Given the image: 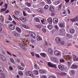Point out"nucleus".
<instances>
[{"mask_svg": "<svg viewBox=\"0 0 78 78\" xmlns=\"http://www.w3.org/2000/svg\"><path fill=\"white\" fill-rule=\"evenodd\" d=\"M67 63L69 66H70V65H71V63H70V62H68Z\"/></svg>", "mask_w": 78, "mask_h": 78, "instance_id": "51", "label": "nucleus"}, {"mask_svg": "<svg viewBox=\"0 0 78 78\" xmlns=\"http://www.w3.org/2000/svg\"><path fill=\"white\" fill-rule=\"evenodd\" d=\"M6 10V8H5V9H2L1 11H5Z\"/></svg>", "mask_w": 78, "mask_h": 78, "instance_id": "55", "label": "nucleus"}, {"mask_svg": "<svg viewBox=\"0 0 78 78\" xmlns=\"http://www.w3.org/2000/svg\"><path fill=\"white\" fill-rule=\"evenodd\" d=\"M48 8V5H46L44 7V9H47Z\"/></svg>", "mask_w": 78, "mask_h": 78, "instance_id": "35", "label": "nucleus"}, {"mask_svg": "<svg viewBox=\"0 0 78 78\" xmlns=\"http://www.w3.org/2000/svg\"><path fill=\"white\" fill-rule=\"evenodd\" d=\"M28 75H29V76H32V77H33V78H34V76H33V75L31 71H29L28 72Z\"/></svg>", "mask_w": 78, "mask_h": 78, "instance_id": "16", "label": "nucleus"}, {"mask_svg": "<svg viewBox=\"0 0 78 78\" xmlns=\"http://www.w3.org/2000/svg\"><path fill=\"white\" fill-rule=\"evenodd\" d=\"M54 15H55V13H54V12H52L51 14V16H54Z\"/></svg>", "mask_w": 78, "mask_h": 78, "instance_id": "60", "label": "nucleus"}, {"mask_svg": "<svg viewBox=\"0 0 78 78\" xmlns=\"http://www.w3.org/2000/svg\"><path fill=\"white\" fill-rule=\"evenodd\" d=\"M34 40H32L31 41V42L33 44H34Z\"/></svg>", "mask_w": 78, "mask_h": 78, "instance_id": "57", "label": "nucleus"}, {"mask_svg": "<svg viewBox=\"0 0 78 78\" xmlns=\"http://www.w3.org/2000/svg\"><path fill=\"white\" fill-rule=\"evenodd\" d=\"M73 60L74 61H78V58L75 55H73Z\"/></svg>", "mask_w": 78, "mask_h": 78, "instance_id": "12", "label": "nucleus"}, {"mask_svg": "<svg viewBox=\"0 0 78 78\" xmlns=\"http://www.w3.org/2000/svg\"><path fill=\"white\" fill-rule=\"evenodd\" d=\"M0 59H2L3 61H5L6 60L5 57L2 55H0Z\"/></svg>", "mask_w": 78, "mask_h": 78, "instance_id": "2", "label": "nucleus"}, {"mask_svg": "<svg viewBox=\"0 0 78 78\" xmlns=\"http://www.w3.org/2000/svg\"><path fill=\"white\" fill-rule=\"evenodd\" d=\"M39 72L41 73H44L45 72V71L43 70L40 69L39 70Z\"/></svg>", "mask_w": 78, "mask_h": 78, "instance_id": "24", "label": "nucleus"}, {"mask_svg": "<svg viewBox=\"0 0 78 78\" xmlns=\"http://www.w3.org/2000/svg\"><path fill=\"white\" fill-rule=\"evenodd\" d=\"M1 20L2 19V20L1 21V22H3V16H1Z\"/></svg>", "mask_w": 78, "mask_h": 78, "instance_id": "47", "label": "nucleus"}, {"mask_svg": "<svg viewBox=\"0 0 78 78\" xmlns=\"http://www.w3.org/2000/svg\"><path fill=\"white\" fill-rule=\"evenodd\" d=\"M69 31L71 33H75V30L73 29H70L69 30Z\"/></svg>", "mask_w": 78, "mask_h": 78, "instance_id": "17", "label": "nucleus"}, {"mask_svg": "<svg viewBox=\"0 0 78 78\" xmlns=\"http://www.w3.org/2000/svg\"><path fill=\"white\" fill-rule=\"evenodd\" d=\"M57 73L58 75H62V76H64V75H67V73H60L58 72Z\"/></svg>", "mask_w": 78, "mask_h": 78, "instance_id": "11", "label": "nucleus"}, {"mask_svg": "<svg viewBox=\"0 0 78 78\" xmlns=\"http://www.w3.org/2000/svg\"><path fill=\"white\" fill-rule=\"evenodd\" d=\"M9 28L10 29V30H14L15 29V26H14L13 25L11 24L9 26Z\"/></svg>", "mask_w": 78, "mask_h": 78, "instance_id": "8", "label": "nucleus"}, {"mask_svg": "<svg viewBox=\"0 0 78 78\" xmlns=\"http://www.w3.org/2000/svg\"><path fill=\"white\" fill-rule=\"evenodd\" d=\"M36 26L37 28H40V29H41V28H42V27H41V26L40 25H36Z\"/></svg>", "mask_w": 78, "mask_h": 78, "instance_id": "31", "label": "nucleus"}, {"mask_svg": "<svg viewBox=\"0 0 78 78\" xmlns=\"http://www.w3.org/2000/svg\"><path fill=\"white\" fill-rule=\"evenodd\" d=\"M35 56L37 57V58H39L40 57L39 56V54H35Z\"/></svg>", "mask_w": 78, "mask_h": 78, "instance_id": "52", "label": "nucleus"}, {"mask_svg": "<svg viewBox=\"0 0 78 78\" xmlns=\"http://www.w3.org/2000/svg\"><path fill=\"white\" fill-rule=\"evenodd\" d=\"M1 76H2V77H1V78H5V74L3 73L1 74Z\"/></svg>", "mask_w": 78, "mask_h": 78, "instance_id": "27", "label": "nucleus"}, {"mask_svg": "<svg viewBox=\"0 0 78 78\" xmlns=\"http://www.w3.org/2000/svg\"><path fill=\"white\" fill-rule=\"evenodd\" d=\"M27 6L29 7H30V6H31V4L30 3H27Z\"/></svg>", "mask_w": 78, "mask_h": 78, "instance_id": "58", "label": "nucleus"}, {"mask_svg": "<svg viewBox=\"0 0 78 78\" xmlns=\"http://www.w3.org/2000/svg\"><path fill=\"white\" fill-rule=\"evenodd\" d=\"M18 68H19V69H20V70H23V69H24V68H23L22 67H21V66H19L18 67Z\"/></svg>", "mask_w": 78, "mask_h": 78, "instance_id": "42", "label": "nucleus"}, {"mask_svg": "<svg viewBox=\"0 0 78 78\" xmlns=\"http://www.w3.org/2000/svg\"><path fill=\"white\" fill-rule=\"evenodd\" d=\"M9 69L10 70H12V67L11 66H10L9 67Z\"/></svg>", "mask_w": 78, "mask_h": 78, "instance_id": "61", "label": "nucleus"}, {"mask_svg": "<svg viewBox=\"0 0 78 78\" xmlns=\"http://www.w3.org/2000/svg\"><path fill=\"white\" fill-rule=\"evenodd\" d=\"M40 5L41 6H44L45 5V3H44V2H40Z\"/></svg>", "mask_w": 78, "mask_h": 78, "instance_id": "30", "label": "nucleus"}, {"mask_svg": "<svg viewBox=\"0 0 78 78\" xmlns=\"http://www.w3.org/2000/svg\"><path fill=\"white\" fill-rule=\"evenodd\" d=\"M19 74H20V75L22 76V75H23V73L22 71H19Z\"/></svg>", "mask_w": 78, "mask_h": 78, "instance_id": "40", "label": "nucleus"}, {"mask_svg": "<svg viewBox=\"0 0 78 78\" xmlns=\"http://www.w3.org/2000/svg\"><path fill=\"white\" fill-rule=\"evenodd\" d=\"M64 61H64V60L63 58L61 59L60 60V62H64Z\"/></svg>", "mask_w": 78, "mask_h": 78, "instance_id": "34", "label": "nucleus"}, {"mask_svg": "<svg viewBox=\"0 0 78 78\" xmlns=\"http://www.w3.org/2000/svg\"><path fill=\"white\" fill-rule=\"evenodd\" d=\"M14 35L15 36H18V34L16 32H15L14 34Z\"/></svg>", "mask_w": 78, "mask_h": 78, "instance_id": "44", "label": "nucleus"}, {"mask_svg": "<svg viewBox=\"0 0 78 78\" xmlns=\"http://www.w3.org/2000/svg\"><path fill=\"white\" fill-rule=\"evenodd\" d=\"M51 59L52 60V61L56 63H58L59 62L58 60V59L55 57H52L51 58Z\"/></svg>", "mask_w": 78, "mask_h": 78, "instance_id": "5", "label": "nucleus"}, {"mask_svg": "<svg viewBox=\"0 0 78 78\" xmlns=\"http://www.w3.org/2000/svg\"><path fill=\"white\" fill-rule=\"evenodd\" d=\"M9 12V11L8 10H7L5 12V13H6V14H7V13H8V12Z\"/></svg>", "mask_w": 78, "mask_h": 78, "instance_id": "54", "label": "nucleus"}, {"mask_svg": "<svg viewBox=\"0 0 78 78\" xmlns=\"http://www.w3.org/2000/svg\"><path fill=\"white\" fill-rule=\"evenodd\" d=\"M34 73L35 75H38V74H39L38 71L37 70L34 71Z\"/></svg>", "mask_w": 78, "mask_h": 78, "instance_id": "33", "label": "nucleus"}, {"mask_svg": "<svg viewBox=\"0 0 78 78\" xmlns=\"http://www.w3.org/2000/svg\"><path fill=\"white\" fill-rule=\"evenodd\" d=\"M71 20L72 22H76V18L72 19Z\"/></svg>", "mask_w": 78, "mask_h": 78, "instance_id": "36", "label": "nucleus"}, {"mask_svg": "<svg viewBox=\"0 0 78 78\" xmlns=\"http://www.w3.org/2000/svg\"><path fill=\"white\" fill-rule=\"evenodd\" d=\"M21 25L22 27H24V28H30L28 27L27 26H26L25 25L23 24H21Z\"/></svg>", "mask_w": 78, "mask_h": 78, "instance_id": "23", "label": "nucleus"}, {"mask_svg": "<svg viewBox=\"0 0 78 78\" xmlns=\"http://www.w3.org/2000/svg\"><path fill=\"white\" fill-rule=\"evenodd\" d=\"M62 4L61 3L59 6H58V10H60L61 9H62Z\"/></svg>", "mask_w": 78, "mask_h": 78, "instance_id": "25", "label": "nucleus"}, {"mask_svg": "<svg viewBox=\"0 0 78 78\" xmlns=\"http://www.w3.org/2000/svg\"><path fill=\"white\" fill-rule=\"evenodd\" d=\"M48 28L49 30L52 29V25H49L48 26Z\"/></svg>", "mask_w": 78, "mask_h": 78, "instance_id": "29", "label": "nucleus"}, {"mask_svg": "<svg viewBox=\"0 0 78 78\" xmlns=\"http://www.w3.org/2000/svg\"><path fill=\"white\" fill-rule=\"evenodd\" d=\"M67 45L68 47H70V46H72V44L71 43H69L67 44Z\"/></svg>", "mask_w": 78, "mask_h": 78, "instance_id": "45", "label": "nucleus"}, {"mask_svg": "<svg viewBox=\"0 0 78 78\" xmlns=\"http://www.w3.org/2000/svg\"><path fill=\"white\" fill-rule=\"evenodd\" d=\"M16 30L18 32H20L21 31V29H20L18 27H17L16 28Z\"/></svg>", "mask_w": 78, "mask_h": 78, "instance_id": "20", "label": "nucleus"}, {"mask_svg": "<svg viewBox=\"0 0 78 78\" xmlns=\"http://www.w3.org/2000/svg\"><path fill=\"white\" fill-rule=\"evenodd\" d=\"M23 15L24 16H26V13H25V11H23Z\"/></svg>", "mask_w": 78, "mask_h": 78, "instance_id": "59", "label": "nucleus"}, {"mask_svg": "<svg viewBox=\"0 0 78 78\" xmlns=\"http://www.w3.org/2000/svg\"><path fill=\"white\" fill-rule=\"evenodd\" d=\"M49 78H56L55 76H53L52 77H50Z\"/></svg>", "mask_w": 78, "mask_h": 78, "instance_id": "63", "label": "nucleus"}, {"mask_svg": "<svg viewBox=\"0 0 78 78\" xmlns=\"http://www.w3.org/2000/svg\"><path fill=\"white\" fill-rule=\"evenodd\" d=\"M49 4H51V1L50 0H47Z\"/></svg>", "mask_w": 78, "mask_h": 78, "instance_id": "43", "label": "nucleus"}, {"mask_svg": "<svg viewBox=\"0 0 78 78\" xmlns=\"http://www.w3.org/2000/svg\"><path fill=\"white\" fill-rule=\"evenodd\" d=\"M44 19H43L42 20H41V23L43 24H45V23H44Z\"/></svg>", "mask_w": 78, "mask_h": 78, "instance_id": "56", "label": "nucleus"}, {"mask_svg": "<svg viewBox=\"0 0 78 78\" xmlns=\"http://www.w3.org/2000/svg\"><path fill=\"white\" fill-rule=\"evenodd\" d=\"M42 30L44 33H46V29L44 28H43Z\"/></svg>", "mask_w": 78, "mask_h": 78, "instance_id": "41", "label": "nucleus"}, {"mask_svg": "<svg viewBox=\"0 0 78 78\" xmlns=\"http://www.w3.org/2000/svg\"><path fill=\"white\" fill-rule=\"evenodd\" d=\"M10 59L12 63H14V60H13V59L11 58Z\"/></svg>", "mask_w": 78, "mask_h": 78, "instance_id": "50", "label": "nucleus"}, {"mask_svg": "<svg viewBox=\"0 0 78 78\" xmlns=\"http://www.w3.org/2000/svg\"><path fill=\"white\" fill-rule=\"evenodd\" d=\"M71 73L72 75H75V71L73 70H72L71 71Z\"/></svg>", "mask_w": 78, "mask_h": 78, "instance_id": "38", "label": "nucleus"}, {"mask_svg": "<svg viewBox=\"0 0 78 78\" xmlns=\"http://www.w3.org/2000/svg\"><path fill=\"white\" fill-rule=\"evenodd\" d=\"M48 52L49 55H51L53 54V53H52V52H53V51H52V50H51V48H49V50H48Z\"/></svg>", "mask_w": 78, "mask_h": 78, "instance_id": "14", "label": "nucleus"}, {"mask_svg": "<svg viewBox=\"0 0 78 78\" xmlns=\"http://www.w3.org/2000/svg\"><path fill=\"white\" fill-rule=\"evenodd\" d=\"M48 21L49 23H52V19L50 18H49L48 19Z\"/></svg>", "mask_w": 78, "mask_h": 78, "instance_id": "18", "label": "nucleus"}, {"mask_svg": "<svg viewBox=\"0 0 78 78\" xmlns=\"http://www.w3.org/2000/svg\"><path fill=\"white\" fill-rule=\"evenodd\" d=\"M40 55L41 56L44 57V58H45L46 57V54L45 53H41Z\"/></svg>", "mask_w": 78, "mask_h": 78, "instance_id": "19", "label": "nucleus"}, {"mask_svg": "<svg viewBox=\"0 0 78 78\" xmlns=\"http://www.w3.org/2000/svg\"><path fill=\"white\" fill-rule=\"evenodd\" d=\"M49 10L50 11H54V8H53V7L52 6H50L49 7Z\"/></svg>", "mask_w": 78, "mask_h": 78, "instance_id": "22", "label": "nucleus"}, {"mask_svg": "<svg viewBox=\"0 0 78 78\" xmlns=\"http://www.w3.org/2000/svg\"><path fill=\"white\" fill-rule=\"evenodd\" d=\"M41 78H47V76H41Z\"/></svg>", "mask_w": 78, "mask_h": 78, "instance_id": "49", "label": "nucleus"}, {"mask_svg": "<svg viewBox=\"0 0 78 78\" xmlns=\"http://www.w3.org/2000/svg\"><path fill=\"white\" fill-rule=\"evenodd\" d=\"M67 36L68 37H69V38H72V36L70 35V34H67Z\"/></svg>", "mask_w": 78, "mask_h": 78, "instance_id": "32", "label": "nucleus"}, {"mask_svg": "<svg viewBox=\"0 0 78 78\" xmlns=\"http://www.w3.org/2000/svg\"><path fill=\"white\" fill-rule=\"evenodd\" d=\"M54 53L55 55L56 56H61V52L58 51H55L54 52Z\"/></svg>", "mask_w": 78, "mask_h": 78, "instance_id": "4", "label": "nucleus"}, {"mask_svg": "<svg viewBox=\"0 0 78 78\" xmlns=\"http://www.w3.org/2000/svg\"><path fill=\"white\" fill-rule=\"evenodd\" d=\"M19 45H20V47H21L22 49H23V50H24V51H27V49L25 47H24V46H23V45H22V44L20 43H19Z\"/></svg>", "mask_w": 78, "mask_h": 78, "instance_id": "3", "label": "nucleus"}, {"mask_svg": "<svg viewBox=\"0 0 78 78\" xmlns=\"http://www.w3.org/2000/svg\"><path fill=\"white\" fill-rule=\"evenodd\" d=\"M53 22L54 24H56L58 22V19L56 18H54L53 19Z\"/></svg>", "mask_w": 78, "mask_h": 78, "instance_id": "6", "label": "nucleus"}, {"mask_svg": "<svg viewBox=\"0 0 78 78\" xmlns=\"http://www.w3.org/2000/svg\"><path fill=\"white\" fill-rule=\"evenodd\" d=\"M55 40L58 44H60V45H64L65 44V42L63 41H61V39H59L58 37H56Z\"/></svg>", "mask_w": 78, "mask_h": 78, "instance_id": "1", "label": "nucleus"}, {"mask_svg": "<svg viewBox=\"0 0 78 78\" xmlns=\"http://www.w3.org/2000/svg\"><path fill=\"white\" fill-rule=\"evenodd\" d=\"M59 27H60V28H65V25L64 24V23H60L59 24Z\"/></svg>", "mask_w": 78, "mask_h": 78, "instance_id": "9", "label": "nucleus"}, {"mask_svg": "<svg viewBox=\"0 0 78 78\" xmlns=\"http://www.w3.org/2000/svg\"><path fill=\"white\" fill-rule=\"evenodd\" d=\"M38 12L40 13H43V9L42 8H39L38 9Z\"/></svg>", "mask_w": 78, "mask_h": 78, "instance_id": "13", "label": "nucleus"}, {"mask_svg": "<svg viewBox=\"0 0 78 78\" xmlns=\"http://www.w3.org/2000/svg\"><path fill=\"white\" fill-rule=\"evenodd\" d=\"M4 71V69H3V68L2 67L0 66V72H3Z\"/></svg>", "mask_w": 78, "mask_h": 78, "instance_id": "26", "label": "nucleus"}, {"mask_svg": "<svg viewBox=\"0 0 78 78\" xmlns=\"http://www.w3.org/2000/svg\"><path fill=\"white\" fill-rule=\"evenodd\" d=\"M76 21H78V16L76 17Z\"/></svg>", "mask_w": 78, "mask_h": 78, "instance_id": "64", "label": "nucleus"}, {"mask_svg": "<svg viewBox=\"0 0 78 78\" xmlns=\"http://www.w3.org/2000/svg\"><path fill=\"white\" fill-rule=\"evenodd\" d=\"M58 68L61 70H64V66L62 65H59L58 66Z\"/></svg>", "mask_w": 78, "mask_h": 78, "instance_id": "10", "label": "nucleus"}, {"mask_svg": "<svg viewBox=\"0 0 78 78\" xmlns=\"http://www.w3.org/2000/svg\"><path fill=\"white\" fill-rule=\"evenodd\" d=\"M5 7L6 9H7V8H8V4H5L4 6Z\"/></svg>", "mask_w": 78, "mask_h": 78, "instance_id": "46", "label": "nucleus"}, {"mask_svg": "<svg viewBox=\"0 0 78 78\" xmlns=\"http://www.w3.org/2000/svg\"><path fill=\"white\" fill-rule=\"evenodd\" d=\"M68 59H69V60H71L72 59V56H71V55H69L68 57Z\"/></svg>", "mask_w": 78, "mask_h": 78, "instance_id": "37", "label": "nucleus"}, {"mask_svg": "<svg viewBox=\"0 0 78 78\" xmlns=\"http://www.w3.org/2000/svg\"><path fill=\"white\" fill-rule=\"evenodd\" d=\"M37 39L38 41H41L42 40V38L39 36H38L37 37Z\"/></svg>", "mask_w": 78, "mask_h": 78, "instance_id": "21", "label": "nucleus"}, {"mask_svg": "<svg viewBox=\"0 0 78 78\" xmlns=\"http://www.w3.org/2000/svg\"><path fill=\"white\" fill-rule=\"evenodd\" d=\"M19 11H15L14 12V13L15 14H16V15H18V14H19Z\"/></svg>", "mask_w": 78, "mask_h": 78, "instance_id": "28", "label": "nucleus"}, {"mask_svg": "<svg viewBox=\"0 0 78 78\" xmlns=\"http://www.w3.org/2000/svg\"><path fill=\"white\" fill-rule=\"evenodd\" d=\"M35 20L37 22H40V20H39V19H38L37 18H36Z\"/></svg>", "mask_w": 78, "mask_h": 78, "instance_id": "39", "label": "nucleus"}, {"mask_svg": "<svg viewBox=\"0 0 78 78\" xmlns=\"http://www.w3.org/2000/svg\"><path fill=\"white\" fill-rule=\"evenodd\" d=\"M9 20H12V18H11V16L10 15H9Z\"/></svg>", "mask_w": 78, "mask_h": 78, "instance_id": "48", "label": "nucleus"}, {"mask_svg": "<svg viewBox=\"0 0 78 78\" xmlns=\"http://www.w3.org/2000/svg\"><path fill=\"white\" fill-rule=\"evenodd\" d=\"M71 68L74 69H77L78 68V66L75 65H73L72 67H70Z\"/></svg>", "mask_w": 78, "mask_h": 78, "instance_id": "15", "label": "nucleus"}, {"mask_svg": "<svg viewBox=\"0 0 78 78\" xmlns=\"http://www.w3.org/2000/svg\"><path fill=\"white\" fill-rule=\"evenodd\" d=\"M55 28L56 29H58V27L57 25H56L55 26Z\"/></svg>", "mask_w": 78, "mask_h": 78, "instance_id": "62", "label": "nucleus"}, {"mask_svg": "<svg viewBox=\"0 0 78 78\" xmlns=\"http://www.w3.org/2000/svg\"><path fill=\"white\" fill-rule=\"evenodd\" d=\"M48 65L49 67H54V68H56V65H53L52 64H51L50 62L48 63Z\"/></svg>", "mask_w": 78, "mask_h": 78, "instance_id": "7", "label": "nucleus"}, {"mask_svg": "<svg viewBox=\"0 0 78 78\" xmlns=\"http://www.w3.org/2000/svg\"><path fill=\"white\" fill-rule=\"evenodd\" d=\"M34 68L35 69H37V64H36L34 66Z\"/></svg>", "mask_w": 78, "mask_h": 78, "instance_id": "53", "label": "nucleus"}]
</instances>
